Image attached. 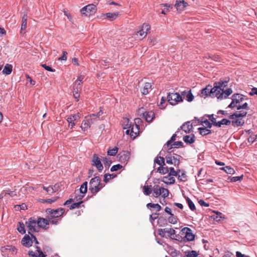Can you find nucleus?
<instances>
[{
    "instance_id": "f257e3e1",
    "label": "nucleus",
    "mask_w": 257,
    "mask_h": 257,
    "mask_svg": "<svg viewBox=\"0 0 257 257\" xmlns=\"http://www.w3.org/2000/svg\"><path fill=\"white\" fill-rule=\"evenodd\" d=\"M227 81H219L214 83V86L208 85L201 90V96L217 97L218 99L226 98L232 93L231 88L225 89Z\"/></svg>"
},
{
    "instance_id": "f03ea898",
    "label": "nucleus",
    "mask_w": 257,
    "mask_h": 257,
    "mask_svg": "<svg viewBox=\"0 0 257 257\" xmlns=\"http://www.w3.org/2000/svg\"><path fill=\"white\" fill-rule=\"evenodd\" d=\"M245 98L243 95L240 94H234L232 96V101L228 106V108H236L237 110L245 109L248 110L249 106L247 102H245L242 105H240V103L243 102Z\"/></svg>"
},
{
    "instance_id": "7ed1b4c3",
    "label": "nucleus",
    "mask_w": 257,
    "mask_h": 257,
    "mask_svg": "<svg viewBox=\"0 0 257 257\" xmlns=\"http://www.w3.org/2000/svg\"><path fill=\"white\" fill-rule=\"evenodd\" d=\"M100 114L99 112L97 114H91L89 115L86 116L84 117L82 121L81 128L83 132L87 131L88 128L91 127V125L95 123L99 120Z\"/></svg>"
},
{
    "instance_id": "20e7f679",
    "label": "nucleus",
    "mask_w": 257,
    "mask_h": 257,
    "mask_svg": "<svg viewBox=\"0 0 257 257\" xmlns=\"http://www.w3.org/2000/svg\"><path fill=\"white\" fill-rule=\"evenodd\" d=\"M104 186L105 185L101 183L100 178L96 176L90 180L89 189L93 195H96Z\"/></svg>"
},
{
    "instance_id": "39448f33",
    "label": "nucleus",
    "mask_w": 257,
    "mask_h": 257,
    "mask_svg": "<svg viewBox=\"0 0 257 257\" xmlns=\"http://www.w3.org/2000/svg\"><path fill=\"white\" fill-rule=\"evenodd\" d=\"M150 29L151 26L149 24L144 23L140 28V30L136 31L135 34H134L135 38L140 40L143 39L147 36Z\"/></svg>"
},
{
    "instance_id": "423d86ee",
    "label": "nucleus",
    "mask_w": 257,
    "mask_h": 257,
    "mask_svg": "<svg viewBox=\"0 0 257 257\" xmlns=\"http://www.w3.org/2000/svg\"><path fill=\"white\" fill-rule=\"evenodd\" d=\"M154 196L156 198L161 195L162 197L165 198L168 197L169 195V191L167 189L160 187L159 185H155L153 187Z\"/></svg>"
},
{
    "instance_id": "0eeeda50",
    "label": "nucleus",
    "mask_w": 257,
    "mask_h": 257,
    "mask_svg": "<svg viewBox=\"0 0 257 257\" xmlns=\"http://www.w3.org/2000/svg\"><path fill=\"white\" fill-rule=\"evenodd\" d=\"M26 225L28 229V233L30 234H33L34 232H38L39 227L38 221L34 218H30L28 221L26 222Z\"/></svg>"
},
{
    "instance_id": "6e6552de",
    "label": "nucleus",
    "mask_w": 257,
    "mask_h": 257,
    "mask_svg": "<svg viewBox=\"0 0 257 257\" xmlns=\"http://www.w3.org/2000/svg\"><path fill=\"white\" fill-rule=\"evenodd\" d=\"M167 100L170 104L172 105H175L179 102L183 101L181 95L177 92L169 93L167 96Z\"/></svg>"
},
{
    "instance_id": "1a4fd4ad",
    "label": "nucleus",
    "mask_w": 257,
    "mask_h": 257,
    "mask_svg": "<svg viewBox=\"0 0 257 257\" xmlns=\"http://www.w3.org/2000/svg\"><path fill=\"white\" fill-rule=\"evenodd\" d=\"M46 212L49 215L50 219L53 218H58L62 216L65 213V210L63 208H60L57 209H53L51 208H47Z\"/></svg>"
},
{
    "instance_id": "9d476101",
    "label": "nucleus",
    "mask_w": 257,
    "mask_h": 257,
    "mask_svg": "<svg viewBox=\"0 0 257 257\" xmlns=\"http://www.w3.org/2000/svg\"><path fill=\"white\" fill-rule=\"evenodd\" d=\"M96 7L93 4L88 5L82 8L81 10V13L85 16H89L94 15L96 12Z\"/></svg>"
},
{
    "instance_id": "9b49d317",
    "label": "nucleus",
    "mask_w": 257,
    "mask_h": 257,
    "mask_svg": "<svg viewBox=\"0 0 257 257\" xmlns=\"http://www.w3.org/2000/svg\"><path fill=\"white\" fill-rule=\"evenodd\" d=\"M181 157L179 155L174 156H166L165 159L166 161V163L168 164L174 165L175 166L178 167L180 163V159Z\"/></svg>"
},
{
    "instance_id": "f8f14e48",
    "label": "nucleus",
    "mask_w": 257,
    "mask_h": 257,
    "mask_svg": "<svg viewBox=\"0 0 257 257\" xmlns=\"http://www.w3.org/2000/svg\"><path fill=\"white\" fill-rule=\"evenodd\" d=\"M91 165L96 167L99 172H101L103 169L101 160L96 154H94L91 160Z\"/></svg>"
},
{
    "instance_id": "ddd939ff",
    "label": "nucleus",
    "mask_w": 257,
    "mask_h": 257,
    "mask_svg": "<svg viewBox=\"0 0 257 257\" xmlns=\"http://www.w3.org/2000/svg\"><path fill=\"white\" fill-rule=\"evenodd\" d=\"M80 117L81 114L79 112L69 115L67 118V121L69 123V127H70L71 128H73L75 125L74 121L79 119Z\"/></svg>"
},
{
    "instance_id": "4468645a",
    "label": "nucleus",
    "mask_w": 257,
    "mask_h": 257,
    "mask_svg": "<svg viewBox=\"0 0 257 257\" xmlns=\"http://www.w3.org/2000/svg\"><path fill=\"white\" fill-rule=\"evenodd\" d=\"M118 161L124 164H127L130 158V153L128 151H122L117 156Z\"/></svg>"
},
{
    "instance_id": "2eb2a0df",
    "label": "nucleus",
    "mask_w": 257,
    "mask_h": 257,
    "mask_svg": "<svg viewBox=\"0 0 257 257\" xmlns=\"http://www.w3.org/2000/svg\"><path fill=\"white\" fill-rule=\"evenodd\" d=\"M181 232L182 234L185 235V237L188 241H192L194 239L195 235L190 228L184 227L182 229Z\"/></svg>"
},
{
    "instance_id": "dca6fc26",
    "label": "nucleus",
    "mask_w": 257,
    "mask_h": 257,
    "mask_svg": "<svg viewBox=\"0 0 257 257\" xmlns=\"http://www.w3.org/2000/svg\"><path fill=\"white\" fill-rule=\"evenodd\" d=\"M141 119L139 118L135 119L136 124L133 125L131 128L130 136L134 138L137 136L139 133V125L137 124L136 123H139L141 121Z\"/></svg>"
},
{
    "instance_id": "f3484780",
    "label": "nucleus",
    "mask_w": 257,
    "mask_h": 257,
    "mask_svg": "<svg viewBox=\"0 0 257 257\" xmlns=\"http://www.w3.org/2000/svg\"><path fill=\"white\" fill-rule=\"evenodd\" d=\"M79 83H77L74 82L73 84V95L75 99H76L77 101H78V98L80 96L79 93L81 90L82 88V84L78 82Z\"/></svg>"
},
{
    "instance_id": "a211bd4d",
    "label": "nucleus",
    "mask_w": 257,
    "mask_h": 257,
    "mask_svg": "<svg viewBox=\"0 0 257 257\" xmlns=\"http://www.w3.org/2000/svg\"><path fill=\"white\" fill-rule=\"evenodd\" d=\"M45 251L43 252L40 248L37 246L36 251H29L28 254L30 257H46V254H45Z\"/></svg>"
},
{
    "instance_id": "6ab92c4d",
    "label": "nucleus",
    "mask_w": 257,
    "mask_h": 257,
    "mask_svg": "<svg viewBox=\"0 0 257 257\" xmlns=\"http://www.w3.org/2000/svg\"><path fill=\"white\" fill-rule=\"evenodd\" d=\"M39 229L42 228L47 229L49 228V221L44 218L39 217L38 220Z\"/></svg>"
},
{
    "instance_id": "aec40b11",
    "label": "nucleus",
    "mask_w": 257,
    "mask_h": 257,
    "mask_svg": "<svg viewBox=\"0 0 257 257\" xmlns=\"http://www.w3.org/2000/svg\"><path fill=\"white\" fill-rule=\"evenodd\" d=\"M188 4L184 0H177L175 7L177 10L179 12L183 11L184 9L187 6Z\"/></svg>"
},
{
    "instance_id": "412c9836",
    "label": "nucleus",
    "mask_w": 257,
    "mask_h": 257,
    "mask_svg": "<svg viewBox=\"0 0 257 257\" xmlns=\"http://www.w3.org/2000/svg\"><path fill=\"white\" fill-rule=\"evenodd\" d=\"M181 95L184 98H185L188 102H191L194 99V96L192 94L191 90H185L181 92Z\"/></svg>"
},
{
    "instance_id": "4be33fe9",
    "label": "nucleus",
    "mask_w": 257,
    "mask_h": 257,
    "mask_svg": "<svg viewBox=\"0 0 257 257\" xmlns=\"http://www.w3.org/2000/svg\"><path fill=\"white\" fill-rule=\"evenodd\" d=\"M246 110H242L234 113L233 114L230 115L229 117L230 119H234L238 117H242L245 116L247 114Z\"/></svg>"
},
{
    "instance_id": "5701e85b",
    "label": "nucleus",
    "mask_w": 257,
    "mask_h": 257,
    "mask_svg": "<svg viewBox=\"0 0 257 257\" xmlns=\"http://www.w3.org/2000/svg\"><path fill=\"white\" fill-rule=\"evenodd\" d=\"M22 244L26 247H30L32 245L33 241L29 235H25L22 239Z\"/></svg>"
},
{
    "instance_id": "b1692460",
    "label": "nucleus",
    "mask_w": 257,
    "mask_h": 257,
    "mask_svg": "<svg viewBox=\"0 0 257 257\" xmlns=\"http://www.w3.org/2000/svg\"><path fill=\"white\" fill-rule=\"evenodd\" d=\"M231 124L234 127H238L242 126L244 123V120L242 118L238 117L234 119H231Z\"/></svg>"
},
{
    "instance_id": "393cba45",
    "label": "nucleus",
    "mask_w": 257,
    "mask_h": 257,
    "mask_svg": "<svg viewBox=\"0 0 257 257\" xmlns=\"http://www.w3.org/2000/svg\"><path fill=\"white\" fill-rule=\"evenodd\" d=\"M143 118L145 119L146 121L150 122L152 121L155 118V113L152 111H146L143 116Z\"/></svg>"
},
{
    "instance_id": "a878e982",
    "label": "nucleus",
    "mask_w": 257,
    "mask_h": 257,
    "mask_svg": "<svg viewBox=\"0 0 257 257\" xmlns=\"http://www.w3.org/2000/svg\"><path fill=\"white\" fill-rule=\"evenodd\" d=\"M162 182L167 184H173L175 182V179L174 177L168 175L164 176L162 179Z\"/></svg>"
},
{
    "instance_id": "bb28decb",
    "label": "nucleus",
    "mask_w": 257,
    "mask_h": 257,
    "mask_svg": "<svg viewBox=\"0 0 257 257\" xmlns=\"http://www.w3.org/2000/svg\"><path fill=\"white\" fill-rule=\"evenodd\" d=\"M183 140L187 144H192L195 142V136L194 135L185 136Z\"/></svg>"
},
{
    "instance_id": "cd10ccee",
    "label": "nucleus",
    "mask_w": 257,
    "mask_h": 257,
    "mask_svg": "<svg viewBox=\"0 0 257 257\" xmlns=\"http://www.w3.org/2000/svg\"><path fill=\"white\" fill-rule=\"evenodd\" d=\"M152 89V85L150 83L146 82L143 87L142 93L143 95H147L149 93L150 90Z\"/></svg>"
},
{
    "instance_id": "c85d7f7f",
    "label": "nucleus",
    "mask_w": 257,
    "mask_h": 257,
    "mask_svg": "<svg viewBox=\"0 0 257 257\" xmlns=\"http://www.w3.org/2000/svg\"><path fill=\"white\" fill-rule=\"evenodd\" d=\"M13 70V66L11 64H7L4 67V69L2 71V73L4 74L9 75L10 74Z\"/></svg>"
},
{
    "instance_id": "c756f323",
    "label": "nucleus",
    "mask_w": 257,
    "mask_h": 257,
    "mask_svg": "<svg viewBox=\"0 0 257 257\" xmlns=\"http://www.w3.org/2000/svg\"><path fill=\"white\" fill-rule=\"evenodd\" d=\"M192 127V125L189 121L185 123L181 126V129L186 133H189Z\"/></svg>"
},
{
    "instance_id": "7c9ffc66",
    "label": "nucleus",
    "mask_w": 257,
    "mask_h": 257,
    "mask_svg": "<svg viewBox=\"0 0 257 257\" xmlns=\"http://www.w3.org/2000/svg\"><path fill=\"white\" fill-rule=\"evenodd\" d=\"M119 15V12L108 13L105 14V16L110 21H112L115 20Z\"/></svg>"
},
{
    "instance_id": "2f4dec72",
    "label": "nucleus",
    "mask_w": 257,
    "mask_h": 257,
    "mask_svg": "<svg viewBox=\"0 0 257 257\" xmlns=\"http://www.w3.org/2000/svg\"><path fill=\"white\" fill-rule=\"evenodd\" d=\"M153 191L152 185H145L143 187V192L146 195H149Z\"/></svg>"
},
{
    "instance_id": "473e14b6",
    "label": "nucleus",
    "mask_w": 257,
    "mask_h": 257,
    "mask_svg": "<svg viewBox=\"0 0 257 257\" xmlns=\"http://www.w3.org/2000/svg\"><path fill=\"white\" fill-rule=\"evenodd\" d=\"M198 130L199 134L202 136H206L211 133V130L207 129L206 127H199Z\"/></svg>"
},
{
    "instance_id": "72a5a7b5",
    "label": "nucleus",
    "mask_w": 257,
    "mask_h": 257,
    "mask_svg": "<svg viewBox=\"0 0 257 257\" xmlns=\"http://www.w3.org/2000/svg\"><path fill=\"white\" fill-rule=\"evenodd\" d=\"M177 176L180 181L185 182L187 180V176L184 171H181Z\"/></svg>"
},
{
    "instance_id": "f704fd0d",
    "label": "nucleus",
    "mask_w": 257,
    "mask_h": 257,
    "mask_svg": "<svg viewBox=\"0 0 257 257\" xmlns=\"http://www.w3.org/2000/svg\"><path fill=\"white\" fill-rule=\"evenodd\" d=\"M155 163L159 165L160 166L165 165V159L161 156H157L155 159Z\"/></svg>"
},
{
    "instance_id": "c9c22d12",
    "label": "nucleus",
    "mask_w": 257,
    "mask_h": 257,
    "mask_svg": "<svg viewBox=\"0 0 257 257\" xmlns=\"http://www.w3.org/2000/svg\"><path fill=\"white\" fill-rule=\"evenodd\" d=\"M17 230L20 233L22 234H25L26 233L25 224L23 222H19L17 227Z\"/></svg>"
},
{
    "instance_id": "e433bc0d",
    "label": "nucleus",
    "mask_w": 257,
    "mask_h": 257,
    "mask_svg": "<svg viewBox=\"0 0 257 257\" xmlns=\"http://www.w3.org/2000/svg\"><path fill=\"white\" fill-rule=\"evenodd\" d=\"M158 172L162 174H166L169 173V168L167 167H164V166H160L158 168Z\"/></svg>"
},
{
    "instance_id": "4c0bfd02",
    "label": "nucleus",
    "mask_w": 257,
    "mask_h": 257,
    "mask_svg": "<svg viewBox=\"0 0 257 257\" xmlns=\"http://www.w3.org/2000/svg\"><path fill=\"white\" fill-rule=\"evenodd\" d=\"M162 7H165L164 9L162 10L161 13L164 15H166L167 12H168L170 9L173 8L172 6L171 5H168L167 4H161L160 5Z\"/></svg>"
},
{
    "instance_id": "58836bf2",
    "label": "nucleus",
    "mask_w": 257,
    "mask_h": 257,
    "mask_svg": "<svg viewBox=\"0 0 257 257\" xmlns=\"http://www.w3.org/2000/svg\"><path fill=\"white\" fill-rule=\"evenodd\" d=\"M220 170H223L226 173L229 174H233L235 173L234 170L230 166H226L220 168Z\"/></svg>"
},
{
    "instance_id": "ea45409f",
    "label": "nucleus",
    "mask_w": 257,
    "mask_h": 257,
    "mask_svg": "<svg viewBox=\"0 0 257 257\" xmlns=\"http://www.w3.org/2000/svg\"><path fill=\"white\" fill-rule=\"evenodd\" d=\"M180 172L181 170L179 169H178L177 171H175L174 168L170 167L169 168V172L168 173V174L172 177L177 176L178 174H179V173H180Z\"/></svg>"
},
{
    "instance_id": "a19ab883",
    "label": "nucleus",
    "mask_w": 257,
    "mask_h": 257,
    "mask_svg": "<svg viewBox=\"0 0 257 257\" xmlns=\"http://www.w3.org/2000/svg\"><path fill=\"white\" fill-rule=\"evenodd\" d=\"M87 191V182H84L80 186L79 192L81 194H85Z\"/></svg>"
},
{
    "instance_id": "79ce46f5",
    "label": "nucleus",
    "mask_w": 257,
    "mask_h": 257,
    "mask_svg": "<svg viewBox=\"0 0 257 257\" xmlns=\"http://www.w3.org/2000/svg\"><path fill=\"white\" fill-rule=\"evenodd\" d=\"M116 176V175H115V174H105L104 175L103 181L105 183H107L111 179L114 178Z\"/></svg>"
},
{
    "instance_id": "37998d69",
    "label": "nucleus",
    "mask_w": 257,
    "mask_h": 257,
    "mask_svg": "<svg viewBox=\"0 0 257 257\" xmlns=\"http://www.w3.org/2000/svg\"><path fill=\"white\" fill-rule=\"evenodd\" d=\"M123 129L131 128L133 125L128 118H124L123 119Z\"/></svg>"
},
{
    "instance_id": "c03bdc74",
    "label": "nucleus",
    "mask_w": 257,
    "mask_h": 257,
    "mask_svg": "<svg viewBox=\"0 0 257 257\" xmlns=\"http://www.w3.org/2000/svg\"><path fill=\"white\" fill-rule=\"evenodd\" d=\"M147 206L148 208H154L156 209L157 211H159L161 209V206L159 204H154L149 203L147 204Z\"/></svg>"
},
{
    "instance_id": "a18cd8bd",
    "label": "nucleus",
    "mask_w": 257,
    "mask_h": 257,
    "mask_svg": "<svg viewBox=\"0 0 257 257\" xmlns=\"http://www.w3.org/2000/svg\"><path fill=\"white\" fill-rule=\"evenodd\" d=\"M166 235L171 237L175 234V230L172 228H165Z\"/></svg>"
},
{
    "instance_id": "49530a36",
    "label": "nucleus",
    "mask_w": 257,
    "mask_h": 257,
    "mask_svg": "<svg viewBox=\"0 0 257 257\" xmlns=\"http://www.w3.org/2000/svg\"><path fill=\"white\" fill-rule=\"evenodd\" d=\"M118 150V148L116 147H115L112 149H109L107 152V155L111 156H114L117 154Z\"/></svg>"
},
{
    "instance_id": "de8ad7c7",
    "label": "nucleus",
    "mask_w": 257,
    "mask_h": 257,
    "mask_svg": "<svg viewBox=\"0 0 257 257\" xmlns=\"http://www.w3.org/2000/svg\"><path fill=\"white\" fill-rule=\"evenodd\" d=\"M186 201L188 203V205L190 208V209L192 211H194L196 209L195 204L194 203L191 201V200L189 197L186 198Z\"/></svg>"
},
{
    "instance_id": "09e8293b",
    "label": "nucleus",
    "mask_w": 257,
    "mask_h": 257,
    "mask_svg": "<svg viewBox=\"0 0 257 257\" xmlns=\"http://www.w3.org/2000/svg\"><path fill=\"white\" fill-rule=\"evenodd\" d=\"M183 147V143L181 141L174 142L171 145V148H179Z\"/></svg>"
},
{
    "instance_id": "8fccbe9b",
    "label": "nucleus",
    "mask_w": 257,
    "mask_h": 257,
    "mask_svg": "<svg viewBox=\"0 0 257 257\" xmlns=\"http://www.w3.org/2000/svg\"><path fill=\"white\" fill-rule=\"evenodd\" d=\"M83 202L82 201H80L79 202H76V203H74L73 204H72L70 207H69V209L70 210H72V209H74L75 208H78L80 207V205Z\"/></svg>"
},
{
    "instance_id": "3c124183",
    "label": "nucleus",
    "mask_w": 257,
    "mask_h": 257,
    "mask_svg": "<svg viewBox=\"0 0 257 257\" xmlns=\"http://www.w3.org/2000/svg\"><path fill=\"white\" fill-rule=\"evenodd\" d=\"M102 161L104 163V166L105 167H107V168H108L110 166L112 163L110 159L106 157L103 158L102 159Z\"/></svg>"
},
{
    "instance_id": "603ef678",
    "label": "nucleus",
    "mask_w": 257,
    "mask_h": 257,
    "mask_svg": "<svg viewBox=\"0 0 257 257\" xmlns=\"http://www.w3.org/2000/svg\"><path fill=\"white\" fill-rule=\"evenodd\" d=\"M168 221L170 223L176 224L177 222V218L173 214L168 218Z\"/></svg>"
},
{
    "instance_id": "864d4df0",
    "label": "nucleus",
    "mask_w": 257,
    "mask_h": 257,
    "mask_svg": "<svg viewBox=\"0 0 257 257\" xmlns=\"http://www.w3.org/2000/svg\"><path fill=\"white\" fill-rule=\"evenodd\" d=\"M198 255V253L196 251L192 250L188 252L186 255V257H197Z\"/></svg>"
},
{
    "instance_id": "5fc2aeb1",
    "label": "nucleus",
    "mask_w": 257,
    "mask_h": 257,
    "mask_svg": "<svg viewBox=\"0 0 257 257\" xmlns=\"http://www.w3.org/2000/svg\"><path fill=\"white\" fill-rule=\"evenodd\" d=\"M243 178V175L240 176H236V177H232L228 178L229 179L231 182H235L238 181H240L242 180Z\"/></svg>"
},
{
    "instance_id": "6e6d98bb",
    "label": "nucleus",
    "mask_w": 257,
    "mask_h": 257,
    "mask_svg": "<svg viewBox=\"0 0 257 257\" xmlns=\"http://www.w3.org/2000/svg\"><path fill=\"white\" fill-rule=\"evenodd\" d=\"M122 168V166L120 164H117L115 165H113L112 166V167L110 168V171L111 172L116 171H117Z\"/></svg>"
},
{
    "instance_id": "4d7b16f0",
    "label": "nucleus",
    "mask_w": 257,
    "mask_h": 257,
    "mask_svg": "<svg viewBox=\"0 0 257 257\" xmlns=\"http://www.w3.org/2000/svg\"><path fill=\"white\" fill-rule=\"evenodd\" d=\"M147 111L145 110L144 108L141 107L138 109V115L140 116H142L143 117L144 114H145V112H146Z\"/></svg>"
},
{
    "instance_id": "13d9d810",
    "label": "nucleus",
    "mask_w": 257,
    "mask_h": 257,
    "mask_svg": "<svg viewBox=\"0 0 257 257\" xmlns=\"http://www.w3.org/2000/svg\"><path fill=\"white\" fill-rule=\"evenodd\" d=\"M46 192L49 194L52 195L54 192H56V189H53V187L51 186H49L47 187Z\"/></svg>"
},
{
    "instance_id": "bf43d9fd",
    "label": "nucleus",
    "mask_w": 257,
    "mask_h": 257,
    "mask_svg": "<svg viewBox=\"0 0 257 257\" xmlns=\"http://www.w3.org/2000/svg\"><path fill=\"white\" fill-rule=\"evenodd\" d=\"M41 66L45 70L50 72H55V69H52L51 67L47 66L46 64H42Z\"/></svg>"
},
{
    "instance_id": "052dcab7",
    "label": "nucleus",
    "mask_w": 257,
    "mask_h": 257,
    "mask_svg": "<svg viewBox=\"0 0 257 257\" xmlns=\"http://www.w3.org/2000/svg\"><path fill=\"white\" fill-rule=\"evenodd\" d=\"M57 200V197H55L54 198L47 199L43 200L42 202L43 203H52L55 202Z\"/></svg>"
},
{
    "instance_id": "680f3d73",
    "label": "nucleus",
    "mask_w": 257,
    "mask_h": 257,
    "mask_svg": "<svg viewBox=\"0 0 257 257\" xmlns=\"http://www.w3.org/2000/svg\"><path fill=\"white\" fill-rule=\"evenodd\" d=\"M6 249H9L13 254H16L17 252V249L13 246H7V248Z\"/></svg>"
},
{
    "instance_id": "e2e57ef3",
    "label": "nucleus",
    "mask_w": 257,
    "mask_h": 257,
    "mask_svg": "<svg viewBox=\"0 0 257 257\" xmlns=\"http://www.w3.org/2000/svg\"><path fill=\"white\" fill-rule=\"evenodd\" d=\"M176 135L174 134L173 135L172 137L171 138L170 140L168 141L167 143V146H171L172 145V143H173L175 140H176Z\"/></svg>"
},
{
    "instance_id": "0e129e2a",
    "label": "nucleus",
    "mask_w": 257,
    "mask_h": 257,
    "mask_svg": "<svg viewBox=\"0 0 257 257\" xmlns=\"http://www.w3.org/2000/svg\"><path fill=\"white\" fill-rule=\"evenodd\" d=\"M201 124H203L207 127L211 128L212 127V123L210 122L208 120H205L201 122Z\"/></svg>"
},
{
    "instance_id": "69168bd1",
    "label": "nucleus",
    "mask_w": 257,
    "mask_h": 257,
    "mask_svg": "<svg viewBox=\"0 0 257 257\" xmlns=\"http://www.w3.org/2000/svg\"><path fill=\"white\" fill-rule=\"evenodd\" d=\"M158 233L160 235H161L163 237L166 236V233L165 232V228L159 229Z\"/></svg>"
},
{
    "instance_id": "338daca9",
    "label": "nucleus",
    "mask_w": 257,
    "mask_h": 257,
    "mask_svg": "<svg viewBox=\"0 0 257 257\" xmlns=\"http://www.w3.org/2000/svg\"><path fill=\"white\" fill-rule=\"evenodd\" d=\"M222 124H224L226 125H229L231 124V120L223 118L221 120Z\"/></svg>"
},
{
    "instance_id": "774afa93",
    "label": "nucleus",
    "mask_w": 257,
    "mask_h": 257,
    "mask_svg": "<svg viewBox=\"0 0 257 257\" xmlns=\"http://www.w3.org/2000/svg\"><path fill=\"white\" fill-rule=\"evenodd\" d=\"M222 257H234L233 254L230 251L225 252V254Z\"/></svg>"
}]
</instances>
